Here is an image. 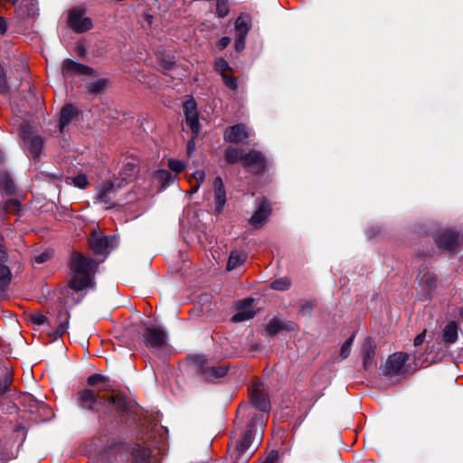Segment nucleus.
Returning <instances> with one entry per match:
<instances>
[{
  "instance_id": "1",
  "label": "nucleus",
  "mask_w": 463,
  "mask_h": 463,
  "mask_svg": "<svg viewBox=\"0 0 463 463\" xmlns=\"http://www.w3.org/2000/svg\"><path fill=\"white\" fill-rule=\"evenodd\" d=\"M77 404L88 411H103L104 413L123 414L127 410L126 400L119 395L108 398L95 393L92 390L85 389L78 392Z\"/></svg>"
},
{
  "instance_id": "2",
  "label": "nucleus",
  "mask_w": 463,
  "mask_h": 463,
  "mask_svg": "<svg viewBox=\"0 0 463 463\" xmlns=\"http://www.w3.org/2000/svg\"><path fill=\"white\" fill-rule=\"evenodd\" d=\"M71 269L73 273L69 280V288L75 291H81L88 287H94V275L98 269V263L92 259L86 258L80 253H73L71 260Z\"/></svg>"
},
{
  "instance_id": "3",
  "label": "nucleus",
  "mask_w": 463,
  "mask_h": 463,
  "mask_svg": "<svg viewBox=\"0 0 463 463\" xmlns=\"http://www.w3.org/2000/svg\"><path fill=\"white\" fill-rule=\"evenodd\" d=\"M70 317L69 311L61 308L54 318L49 319L42 313H34L31 316V321L37 326L44 324H48L49 326L57 325L56 329L52 332L53 338L57 339L66 333L69 327Z\"/></svg>"
},
{
  "instance_id": "4",
  "label": "nucleus",
  "mask_w": 463,
  "mask_h": 463,
  "mask_svg": "<svg viewBox=\"0 0 463 463\" xmlns=\"http://www.w3.org/2000/svg\"><path fill=\"white\" fill-rule=\"evenodd\" d=\"M264 420L265 417L263 413H256L252 415L242 439L236 444L235 451L238 454L236 459L241 458L242 462H246L250 458V454H247V450L251 445L253 428L256 424H259L261 427Z\"/></svg>"
},
{
  "instance_id": "5",
  "label": "nucleus",
  "mask_w": 463,
  "mask_h": 463,
  "mask_svg": "<svg viewBox=\"0 0 463 463\" xmlns=\"http://www.w3.org/2000/svg\"><path fill=\"white\" fill-rule=\"evenodd\" d=\"M418 297L421 301H427L432 298L436 288L435 275L425 269L420 270Z\"/></svg>"
},
{
  "instance_id": "6",
  "label": "nucleus",
  "mask_w": 463,
  "mask_h": 463,
  "mask_svg": "<svg viewBox=\"0 0 463 463\" xmlns=\"http://www.w3.org/2000/svg\"><path fill=\"white\" fill-rule=\"evenodd\" d=\"M85 13L86 11L80 7L69 12L68 24L75 33H82L92 28V21L85 15Z\"/></svg>"
},
{
  "instance_id": "7",
  "label": "nucleus",
  "mask_w": 463,
  "mask_h": 463,
  "mask_svg": "<svg viewBox=\"0 0 463 463\" xmlns=\"http://www.w3.org/2000/svg\"><path fill=\"white\" fill-rule=\"evenodd\" d=\"M143 340L148 348H160L166 342V334L160 326H146L143 333Z\"/></svg>"
},
{
  "instance_id": "8",
  "label": "nucleus",
  "mask_w": 463,
  "mask_h": 463,
  "mask_svg": "<svg viewBox=\"0 0 463 463\" xmlns=\"http://www.w3.org/2000/svg\"><path fill=\"white\" fill-rule=\"evenodd\" d=\"M408 360L406 353L398 352L390 355L383 368L384 374L392 376L402 373Z\"/></svg>"
},
{
  "instance_id": "9",
  "label": "nucleus",
  "mask_w": 463,
  "mask_h": 463,
  "mask_svg": "<svg viewBox=\"0 0 463 463\" xmlns=\"http://www.w3.org/2000/svg\"><path fill=\"white\" fill-rule=\"evenodd\" d=\"M122 186V184L117 182L106 181L98 189L96 195V202L105 204L107 208H111L114 203L113 199L116 196L118 190Z\"/></svg>"
},
{
  "instance_id": "10",
  "label": "nucleus",
  "mask_w": 463,
  "mask_h": 463,
  "mask_svg": "<svg viewBox=\"0 0 463 463\" xmlns=\"http://www.w3.org/2000/svg\"><path fill=\"white\" fill-rule=\"evenodd\" d=\"M20 135L27 146L29 152L33 156H38L43 148V139L33 134V128L24 124L20 128Z\"/></svg>"
},
{
  "instance_id": "11",
  "label": "nucleus",
  "mask_w": 463,
  "mask_h": 463,
  "mask_svg": "<svg viewBox=\"0 0 463 463\" xmlns=\"http://www.w3.org/2000/svg\"><path fill=\"white\" fill-rule=\"evenodd\" d=\"M243 165L251 173L259 174L266 167V159L264 156L256 150L246 152L243 156Z\"/></svg>"
},
{
  "instance_id": "12",
  "label": "nucleus",
  "mask_w": 463,
  "mask_h": 463,
  "mask_svg": "<svg viewBox=\"0 0 463 463\" xmlns=\"http://www.w3.org/2000/svg\"><path fill=\"white\" fill-rule=\"evenodd\" d=\"M250 396L252 404L261 412H269L270 410V403L266 394L263 392L262 383H254L250 389Z\"/></svg>"
},
{
  "instance_id": "13",
  "label": "nucleus",
  "mask_w": 463,
  "mask_h": 463,
  "mask_svg": "<svg viewBox=\"0 0 463 463\" xmlns=\"http://www.w3.org/2000/svg\"><path fill=\"white\" fill-rule=\"evenodd\" d=\"M114 237H108L99 234L97 232L91 233L89 243L91 250L96 254L107 253L109 249L114 247Z\"/></svg>"
},
{
  "instance_id": "14",
  "label": "nucleus",
  "mask_w": 463,
  "mask_h": 463,
  "mask_svg": "<svg viewBox=\"0 0 463 463\" xmlns=\"http://www.w3.org/2000/svg\"><path fill=\"white\" fill-rule=\"evenodd\" d=\"M254 299L251 298H245L237 304V311L232 316V321L233 323H240L252 318L256 310L253 307Z\"/></svg>"
},
{
  "instance_id": "15",
  "label": "nucleus",
  "mask_w": 463,
  "mask_h": 463,
  "mask_svg": "<svg viewBox=\"0 0 463 463\" xmlns=\"http://www.w3.org/2000/svg\"><path fill=\"white\" fill-rule=\"evenodd\" d=\"M186 125L191 128L194 136L199 133V121L197 105L194 99H189L184 103Z\"/></svg>"
},
{
  "instance_id": "16",
  "label": "nucleus",
  "mask_w": 463,
  "mask_h": 463,
  "mask_svg": "<svg viewBox=\"0 0 463 463\" xmlns=\"http://www.w3.org/2000/svg\"><path fill=\"white\" fill-rule=\"evenodd\" d=\"M250 136L244 124H236L228 128L224 132V140L231 143H242Z\"/></svg>"
},
{
  "instance_id": "17",
  "label": "nucleus",
  "mask_w": 463,
  "mask_h": 463,
  "mask_svg": "<svg viewBox=\"0 0 463 463\" xmlns=\"http://www.w3.org/2000/svg\"><path fill=\"white\" fill-rule=\"evenodd\" d=\"M375 344L371 338L365 339L362 347L363 366L364 370H372L376 367Z\"/></svg>"
},
{
  "instance_id": "18",
  "label": "nucleus",
  "mask_w": 463,
  "mask_h": 463,
  "mask_svg": "<svg viewBox=\"0 0 463 463\" xmlns=\"http://www.w3.org/2000/svg\"><path fill=\"white\" fill-rule=\"evenodd\" d=\"M93 70L90 67L85 66L81 63L72 60H65L62 63V74L64 77L72 75H90Z\"/></svg>"
},
{
  "instance_id": "19",
  "label": "nucleus",
  "mask_w": 463,
  "mask_h": 463,
  "mask_svg": "<svg viewBox=\"0 0 463 463\" xmlns=\"http://www.w3.org/2000/svg\"><path fill=\"white\" fill-rule=\"evenodd\" d=\"M270 213H271V209H270L269 204L268 203V202L265 199H263L260 202L258 209L255 211V213L250 219V223L254 228H260L265 223V222L268 219V217L269 216Z\"/></svg>"
},
{
  "instance_id": "20",
  "label": "nucleus",
  "mask_w": 463,
  "mask_h": 463,
  "mask_svg": "<svg viewBox=\"0 0 463 463\" xmlns=\"http://www.w3.org/2000/svg\"><path fill=\"white\" fill-rule=\"evenodd\" d=\"M458 241V234L453 231L447 230L442 232L436 239L439 248L453 250Z\"/></svg>"
},
{
  "instance_id": "21",
  "label": "nucleus",
  "mask_w": 463,
  "mask_h": 463,
  "mask_svg": "<svg viewBox=\"0 0 463 463\" xmlns=\"http://www.w3.org/2000/svg\"><path fill=\"white\" fill-rule=\"evenodd\" d=\"M213 191H214V201H215V211L220 213L222 212L224 204L226 203V191L222 179L220 176L215 177L213 181Z\"/></svg>"
},
{
  "instance_id": "22",
  "label": "nucleus",
  "mask_w": 463,
  "mask_h": 463,
  "mask_svg": "<svg viewBox=\"0 0 463 463\" xmlns=\"http://www.w3.org/2000/svg\"><path fill=\"white\" fill-rule=\"evenodd\" d=\"M250 27V17L248 14H241L235 22V35L246 37Z\"/></svg>"
},
{
  "instance_id": "23",
  "label": "nucleus",
  "mask_w": 463,
  "mask_h": 463,
  "mask_svg": "<svg viewBox=\"0 0 463 463\" xmlns=\"http://www.w3.org/2000/svg\"><path fill=\"white\" fill-rule=\"evenodd\" d=\"M137 171L138 169L136 164L130 162L125 164L119 172V178L121 180L119 184H122V185H124L125 184L130 182L132 179L135 178V176L137 174Z\"/></svg>"
},
{
  "instance_id": "24",
  "label": "nucleus",
  "mask_w": 463,
  "mask_h": 463,
  "mask_svg": "<svg viewBox=\"0 0 463 463\" xmlns=\"http://www.w3.org/2000/svg\"><path fill=\"white\" fill-rule=\"evenodd\" d=\"M245 153L246 152H244L242 149L234 146H229L224 152V158L228 164H235L239 161L242 162Z\"/></svg>"
},
{
  "instance_id": "25",
  "label": "nucleus",
  "mask_w": 463,
  "mask_h": 463,
  "mask_svg": "<svg viewBox=\"0 0 463 463\" xmlns=\"http://www.w3.org/2000/svg\"><path fill=\"white\" fill-rule=\"evenodd\" d=\"M247 259V254L243 251L232 250L230 254L227 269L232 270L241 265Z\"/></svg>"
},
{
  "instance_id": "26",
  "label": "nucleus",
  "mask_w": 463,
  "mask_h": 463,
  "mask_svg": "<svg viewBox=\"0 0 463 463\" xmlns=\"http://www.w3.org/2000/svg\"><path fill=\"white\" fill-rule=\"evenodd\" d=\"M75 115L76 109L71 105H67L61 109L59 122L61 131L71 122Z\"/></svg>"
},
{
  "instance_id": "27",
  "label": "nucleus",
  "mask_w": 463,
  "mask_h": 463,
  "mask_svg": "<svg viewBox=\"0 0 463 463\" xmlns=\"http://www.w3.org/2000/svg\"><path fill=\"white\" fill-rule=\"evenodd\" d=\"M442 338L448 344H454L458 339V326L455 322H449L443 330Z\"/></svg>"
},
{
  "instance_id": "28",
  "label": "nucleus",
  "mask_w": 463,
  "mask_h": 463,
  "mask_svg": "<svg viewBox=\"0 0 463 463\" xmlns=\"http://www.w3.org/2000/svg\"><path fill=\"white\" fill-rule=\"evenodd\" d=\"M12 280V273L10 269L0 264V291L5 292Z\"/></svg>"
},
{
  "instance_id": "29",
  "label": "nucleus",
  "mask_w": 463,
  "mask_h": 463,
  "mask_svg": "<svg viewBox=\"0 0 463 463\" xmlns=\"http://www.w3.org/2000/svg\"><path fill=\"white\" fill-rule=\"evenodd\" d=\"M13 383V373L5 369L0 377V394H5Z\"/></svg>"
},
{
  "instance_id": "30",
  "label": "nucleus",
  "mask_w": 463,
  "mask_h": 463,
  "mask_svg": "<svg viewBox=\"0 0 463 463\" xmlns=\"http://www.w3.org/2000/svg\"><path fill=\"white\" fill-rule=\"evenodd\" d=\"M155 178L162 183L163 187H166L174 181L172 174L165 169L157 170L155 173Z\"/></svg>"
},
{
  "instance_id": "31",
  "label": "nucleus",
  "mask_w": 463,
  "mask_h": 463,
  "mask_svg": "<svg viewBox=\"0 0 463 463\" xmlns=\"http://www.w3.org/2000/svg\"><path fill=\"white\" fill-rule=\"evenodd\" d=\"M142 15L141 17L144 19V21H140L141 25L144 29H147L151 26L153 20L155 18L154 14L152 13V8H147L146 5L143 6L142 10Z\"/></svg>"
},
{
  "instance_id": "32",
  "label": "nucleus",
  "mask_w": 463,
  "mask_h": 463,
  "mask_svg": "<svg viewBox=\"0 0 463 463\" xmlns=\"http://www.w3.org/2000/svg\"><path fill=\"white\" fill-rule=\"evenodd\" d=\"M205 373L207 377L211 378L212 380L219 379L223 377L227 373V369L222 365L213 366L208 368Z\"/></svg>"
},
{
  "instance_id": "33",
  "label": "nucleus",
  "mask_w": 463,
  "mask_h": 463,
  "mask_svg": "<svg viewBox=\"0 0 463 463\" xmlns=\"http://www.w3.org/2000/svg\"><path fill=\"white\" fill-rule=\"evenodd\" d=\"M266 331L269 335H275L282 331V321L278 318H272L266 326Z\"/></svg>"
},
{
  "instance_id": "34",
  "label": "nucleus",
  "mask_w": 463,
  "mask_h": 463,
  "mask_svg": "<svg viewBox=\"0 0 463 463\" xmlns=\"http://www.w3.org/2000/svg\"><path fill=\"white\" fill-rule=\"evenodd\" d=\"M214 70L221 74V76H223V74H227V71L232 69L226 60L218 58L214 62Z\"/></svg>"
},
{
  "instance_id": "35",
  "label": "nucleus",
  "mask_w": 463,
  "mask_h": 463,
  "mask_svg": "<svg viewBox=\"0 0 463 463\" xmlns=\"http://www.w3.org/2000/svg\"><path fill=\"white\" fill-rule=\"evenodd\" d=\"M290 279L285 277L274 280L270 288L275 290H287L290 287Z\"/></svg>"
},
{
  "instance_id": "36",
  "label": "nucleus",
  "mask_w": 463,
  "mask_h": 463,
  "mask_svg": "<svg viewBox=\"0 0 463 463\" xmlns=\"http://www.w3.org/2000/svg\"><path fill=\"white\" fill-rule=\"evenodd\" d=\"M167 166L170 168L172 172H175V174H179L183 172L185 169V164L177 159L170 158L167 163Z\"/></svg>"
},
{
  "instance_id": "37",
  "label": "nucleus",
  "mask_w": 463,
  "mask_h": 463,
  "mask_svg": "<svg viewBox=\"0 0 463 463\" xmlns=\"http://www.w3.org/2000/svg\"><path fill=\"white\" fill-rule=\"evenodd\" d=\"M354 338V336L352 335L343 344V345L341 347V352H340V355L343 359H345L349 356V354L351 353V347L353 345Z\"/></svg>"
},
{
  "instance_id": "38",
  "label": "nucleus",
  "mask_w": 463,
  "mask_h": 463,
  "mask_svg": "<svg viewBox=\"0 0 463 463\" xmlns=\"http://www.w3.org/2000/svg\"><path fill=\"white\" fill-rule=\"evenodd\" d=\"M105 84H106V80L103 79H99V80L90 82L88 85V90L90 92L98 93L105 87Z\"/></svg>"
},
{
  "instance_id": "39",
  "label": "nucleus",
  "mask_w": 463,
  "mask_h": 463,
  "mask_svg": "<svg viewBox=\"0 0 463 463\" xmlns=\"http://www.w3.org/2000/svg\"><path fill=\"white\" fill-rule=\"evenodd\" d=\"M72 184L80 189H84L89 185L88 178L85 175H78L72 178Z\"/></svg>"
},
{
  "instance_id": "40",
  "label": "nucleus",
  "mask_w": 463,
  "mask_h": 463,
  "mask_svg": "<svg viewBox=\"0 0 463 463\" xmlns=\"http://www.w3.org/2000/svg\"><path fill=\"white\" fill-rule=\"evenodd\" d=\"M228 2H217L216 14L219 17H225L229 14Z\"/></svg>"
},
{
  "instance_id": "41",
  "label": "nucleus",
  "mask_w": 463,
  "mask_h": 463,
  "mask_svg": "<svg viewBox=\"0 0 463 463\" xmlns=\"http://www.w3.org/2000/svg\"><path fill=\"white\" fill-rule=\"evenodd\" d=\"M224 84L231 90H236L238 89L237 79L235 77H230L227 74L222 76Z\"/></svg>"
},
{
  "instance_id": "42",
  "label": "nucleus",
  "mask_w": 463,
  "mask_h": 463,
  "mask_svg": "<svg viewBox=\"0 0 463 463\" xmlns=\"http://www.w3.org/2000/svg\"><path fill=\"white\" fill-rule=\"evenodd\" d=\"M205 173L203 170H196L193 173L191 177L189 178V182L192 183L193 180L196 181L198 184H203L204 182Z\"/></svg>"
},
{
  "instance_id": "43",
  "label": "nucleus",
  "mask_w": 463,
  "mask_h": 463,
  "mask_svg": "<svg viewBox=\"0 0 463 463\" xmlns=\"http://www.w3.org/2000/svg\"><path fill=\"white\" fill-rule=\"evenodd\" d=\"M8 259V254L6 251V247L5 244V238L0 233V262H5Z\"/></svg>"
},
{
  "instance_id": "44",
  "label": "nucleus",
  "mask_w": 463,
  "mask_h": 463,
  "mask_svg": "<svg viewBox=\"0 0 463 463\" xmlns=\"http://www.w3.org/2000/svg\"><path fill=\"white\" fill-rule=\"evenodd\" d=\"M106 381V377L101 374H92L88 377V384L90 386H95L100 383Z\"/></svg>"
},
{
  "instance_id": "45",
  "label": "nucleus",
  "mask_w": 463,
  "mask_h": 463,
  "mask_svg": "<svg viewBox=\"0 0 463 463\" xmlns=\"http://www.w3.org/2000/svg\"><path fill=\"white\" fill-rule=\"evenodd\" d=\"M245 39L246 37H241L235 35V50L237 52H241L245 47Z\"/></svg>"
},
{
  "instance_id": "46",
  "label": "nucleus",
  "mask_w": 463,
  "mask_h": 463,
  "mask_svg": "<svg viewBox=\"0 0 463 463\" xmlns=\"http://www.w3.org/2000/svg\"><path fill=\"white\" fill-rule=\"evenodd\" d=\"M7 89L5 74L4 69L0 65V92H5Z\"/></svg>"
},
{
  "instance_id": "47",
  "label": "nucleus",
  "mask_w": 463,
  "mask_h": 463,
  "mask_svg": "<svg viewBox=\"0 0 463 463\" xmlns=\"http://www.w3.org/2000/svg\"><path fill=\"white\" fill-rule=\"evenodd\" d=\"M296 331L298 330V326L294 322L291 321H282V331Z\"/></svg>"
},
{
  "instance_id": "48",
  "label": "nucleus",
  "mask_w": 463,
  "mask_h": 463,
  "mask_svg": "<svg viewBox=\"0 0 463 463\" xmlns=\"http://www.w3.org/2000/svg\"><path fill=\"white\" fill-rule=\"evenodd\" d=\"M49 259H50V253L45 251L39 255H36L34 257V261L38 264H42V263H44L45 261H47Z\"/></svg>"
},
{
  "instance_id": "49",
  "label": "nucleus",
  "mask_w": 463,
  "mask_h": 463,
  "mask_svg": "<svg viewBox=\"0 0 463 463\" xmlns=\"http://www.w3.org/2000/svg\"><path fill=\"white\" fill-rule=\"evenodd\" d=\"M231 43V39L227 36L221 38L217 43L220 50L225 49Z\"/></svg>"
},
{
  "instance_id": "50",
  "label": "nucleus",
  "mask_w": 463,
  "mask_h": 463,
  "mask_svg": "<svg viewBox=\"0 0 463 463\" xmlns=\"http://www.w3.org/2000/svg\"><path fill=\"white\" fill-rule=\"evenodd\" d=\"M3 183H4L5 189L6 190V192L9 194H12L14 190V185L13 182L9 179H6V180L3 181Z\"/></svg>"
},
{
  "instance_id": "51",
  "label": "nucleus",
  "mask_w": 463,
  "mask_h": 463,
  "mask_svg": "<svg viewBox=\"0 0 463 463\" xmlns=\"http://www.w3.org/2000/svg\"><path fill=\"white\" fill-rule=\"evenodd\" d=\"M7 31V24L5 20L0 15V36L4 35Z\"/></svg>"
},
{
  "instance_id": "52",
  "label": "nucleus",
  "mask_w": 463,
  "mask_h": 463,
  "mask_svg": "<svg viewBox=\"0 0 463 463\" xmlns=\"http://www.w3.org/2000/svg\"><path fill=\"white\" fill-rule=\"evenodd\" d=\"M424 339H425V332H422V333L419 334L414 338V345L415 346L420 345L423 343Z\"/></svg>"
},
{
  "instance_id": "53",
  "label": "nucleus",
  "mask_w": 463,
  "mask_h": 463,
  "mask_svg": "<svg viewBox=\"0 0 463 463\" xmlns=\"http://www.w3.org/2000/svg\"><path fill=\"white\" fill-rule=\"evenodd\" d=\"M194 147H195V144H194V139H192L187 144V153H188V155L192 154V152L194 150Z\"/></svg>"
},
{
  "instance_id": "54",
  "label": "nucleus",
  "mask_w": 463,
  "mask_h": 463,
  "mask_svg": "<svg viewBox=\"0 0 463 463\" xmlns=\"http://www.w3.org/2000/svg\"><path fill=\"white\" fill-rule=\"evenodd\" d=\"M276 458H277V454L271 453L266 458L264 463H273Z\"/></svg>"
},
{
  "instance_id": "55",
  "label": "nucleus",
  "mask_w": 463,
  "mask_h": 463,
  "mask_svg": "<svg viewBox=\"0 0 463 463\" xmlns=\"http://www.w3.org/2000/svg\"><path fill=\"white\" fill-rule=\"evenodd\" d=\"M191 184H193V182ZM201 184H198V183H196L195 184H192V188H191L192 193H196L199 190Z\"/></svg>"
},
{
  "instance_id": "56",
  "label": "nucleus",
  "mask_w": 463,
  "mask_h": 463,
  "mask_svg": "<svg viewBox=\"0 0 463 463\" xmlns=\"http://www.w3.org/2000/svg\"><path fill=\"white\" fill-rule=\"evenodd\" d=\"M246 409H247V406H240L238 411H239V412H242Z\"/></svg>"
},
{
  "instance_id": "57",
  "label": "nucleus",
  "mask_w": 463,
  "mask_h": 463,
  "mask_svg": "<svg viewBox=\"0 0 463 463\" xmlns=\"http://www.w3.org/2000/svg\"><path fill=\"white\" fill-rule=\"evenodd\" d=\"M460 316L463 317V308L460 311Z\"/></svg>"
}]
</instances>
